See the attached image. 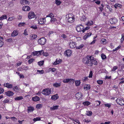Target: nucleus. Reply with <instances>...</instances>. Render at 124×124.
Segmentation results:
<instances>
[{
  "instance_id": "obj_5",
  "label": "nucleus",
  "mask_w": 124,
  "mask_h": 124,
  "mask_svg": "<svg viewBox=\"0 0 124 124\" xmlns=\"http://www.w3.org/2000/svg\"><path fill=\"white\" fill-rule=\"evenodd\" d=\"M83 28L84 26L82 24H80V26H77L76 28L77 31L78 32H82Z\"/></svg>"
},
{
  "instance_id": "obj_55",
  "label": "nucleus",
  "mask_w": 124,
  "mask_h": 124,
  "mask_svg": "<svg viewBox=\"0 0 124 124\" xmlns=\"http://www.w3.org/2000/svg\"><path fill=\"white\" fill-rule=\"evenodd\" d=\"M86 18L85 17V16H83L81 18V20L82 21H84L86 20Z\"/></svg>"
},
{
  "instance_id": "obj_64",
  "label": "nucleus",
  "mask_w": 124,
  "mask_h": 124,
  "mask_svg": "<svg viewBox=\"0 0 124 124\" xmlns=\"http://www.w3.org/2000/svg\"><path fill=\"white\" fill-rule=\"evenodd\" d=\"M54 33V31H51L49 32L48 35L49 36H50L51 34H53Z\"/></svg>"
},
{
  "instance_id": "obj_45",
  "label": "nucleus",
  "mask_w": 124,
  "mask_h": 124,
  "mask_svg": "<svg viewBox=\"0 0 124 124\" xmlns=\"http://www.w3.org/2000/svg\"><path fill=\"white\" fill-rule=\"evenodd\" d=\"M98 84H103V82L102 80H98L97 81Z\"/></svg>"
},
{
  "instance_id": "obj_13",
  "label": "nucleus",
  "mask_w": 124,
  "mask_h": 124,
  "mask_svg": "<svg viewBox=\"0 0 124 124\" xmlns=\"http://www.w3.org/2000/svg\"><path fill=\"white\" fill-rule=\"evenodd\" d=\"M14 94L13 92L10 91L5 92V94L9 97L13 96Z\"/></svg>"
},
{
  "instance_id": "obj_41",
  "label": "nucleus",
  "mask_w": 124,
  "mask_h": 124,
  "mask_svg": "<svg viewBox=\"0 0 124 124\" xmlns=\"http://www.w3.org/2000/svg\"><path fill=\"white\" fill-rule=\"evenodd\" d=\"M86 115L88 116H90L92 115V112L91 111H88L87 112Z\"/></svg>"
},
{
  "instance_id": "obj_42",
  "label": "nucleus",
  "mask_w": 124,
  "mask_h": 124,
  "mask_svg": "<svg viewBox=\"0 0 124 124\" xmlns=\"http://www.w3.org/2000/svg\"><path fill=\"white\" fill-rule=\"evenodd\" d=\"M55 3L58 6L60 5L61 3V2L60 0H55Z\"/></svg>"
},
{
  "instance_id": "obj_16",
  "label": "nucleus",
  "mask_w": 124,
  "mask_h": 124,
  "mask_svg": "<svg viewBox=\"0 0 124 124\" xmlns=\"http://www.w3.org/2000/svg\"><path fill=\"white\" fill-rule=\"evenodd\" d=\"M117 21V19L116 18H112V20H110V23L112 24H115L116 23Z\"/></svg>"
},
{
  "instance_id": "obj_56",
  "label": "nucleus",
  "mask_w": 124,
  "mask_h": 124,
  "mask_svg": "<svg viewBox=\"0 0 124 124\" xmlns=\"http://www.w3.org/2000/svg\"><path fill=\"white\" fill-rule=\"evenodd\" d=\"M42 105L41 104H37L36 106V107L38 109H39L41 107Z\"/></svg>"
},
{
  "instance_id": "obj_15",
  "label": "nucleus",
  "mask_w": 124,
  "mask_h": 124,
  "mask_svg": "<svg viewBox=\"0 0 124 124\" xmlns=\"http://www.w3.org/2000/svg\"><path fill=\"white\" fill-rule=\"evenodd\" d=\"M23 10L25 11H27L30 10V8L27 6H24L23 7Z\"/></svg>"
},
{
  "instance_id": "obj_37",
  "label": "nucleus",
  "mask_w": 124,
  "mask_h": 124,
  "mask_svg": "<svg viewBox=\"0 0 124 124\" xmlns=\"http://www.w3.org/2000/svg\"><path fill=\"white\" fill-rule=\"evenodd\" d=\"M71 80L70 79H66L63 80V82L64 83H68Z\"/></svg>"
},
{
  "instance_id": "obj_12",
  "label": "nucleus",
  "mask_w": 124,
  "mask_h": 124,
  "mask_svg": "<svg viewBox=\"0 0 124 124\" xmlns=\"http://www.w3.org/2000/svg\"><path fill=\"white\" fill-rule=\"evenodd\" d=\"M74 17L72 16V17H69L67 19V21L69 23H72L73 22L74 20Z\"/></svg>"
},
{
  "instance_id": "obj_46",
  "label": "nucleus",
  "mask_w": 124,
  "mask_h": 124,
  "mask_svg": "<svg viewBox=\"0 0 124 124\" xmlns=\"http://www.w3.org/2000/svg\"><path fill=\"white\" fill-rule=\"evenodd\" d=\"M93 64L95 65H96L97 64V62L94 59V58H93Z\"/></svg>"
},
{
  "instance_id": "obj_17",
  "label": "nucleus",
  "mask_w": 124,
  "mask_h": 124,
  "mask_svg": "<svg viewBox=\"0 0 124 124\" xmlns=\"http://www.w3.org/2000/svg\"><path fill=\"white\" fill-rule=\"evenodd\" d=\"M20 1L22 4L24 5L29 3V1L27 0H21Z\"/></svg>"
},
{
  "instance_id": "obj_32",
  "label": "nucleus",
  "mask_w": 124,
  "mask_h": 124,
  "mask_svg": "<svg viewBox=\"0 0 124 124\" xmlns=\"http://www.w3.org/2000/svg\"><path fill=\"white\" fill-rule=\"evenodd\" d=\"M93 21H89L87 22L86 24V25L88 26H90L93 25Z\"/></svg>"
},
{
  "instance_id": "obj_30",
  "label": "nucleus",
  "mask_w": 124,
  "mask_h": 124,
  "mask_svg": "<svg viewBox=\"0 0 124 124\" xmlns=\"http://www.w3.org/2000/svg\"><path fill=\"white\" fill-rule=\"evenodd\" d=\"M7 17V16L6 15H3L0 17V20L6 19Z\"/></svg>"
},
{
  "instance_id": "obj_60",
  "label": "nucleus",
  "mask_w": 124,
  "mask_h": 124,
  "mask_svg": "<svg viewBox=\"0 0 124 124\" xmlns=\"http://www.w3.org/2000/svg\"><path fill=\"white\" fill-rule=\"evenodd\" d=\"M105 107H108V108H109L111 106V105L110 104H105Z\"/></svg>"
},
{
  "instance_id": "obj_11",
  "label": "nucleus",
  "mask_w": 124,
  "mask_h": 124,
  "mask_svg": "<svg viewBox=\"0 0 124 124\" xmlns=\"http://www.w3.org/2000/svg\"><path fill=\"white\" fill-rule=\"evenodd\" d=\"M76 43L73 42L72 41H70L69 43V46L71 48H73L75 47H76Z\"/></svg>"
},
{
  "instance_id": "obj_43",
  "label": "nucleus",
  "mask_w": 124,
  "mask_h": 124,
  "mask_svg": "<svg viewBox=\"0 0 124 124\" xmlns=\"http://www.w3.org/2000/svg\"><path fill=\"white\" fill-rule=\"evenodd\" d=\"M44 61H40L38 62V64L39 65L41 66L43 65Z\"/></svg>"
},
{
  "instance_id": "obj_23",
  "label": "nucleus",
  "mask_w": 124,
  "mask_h": 124,
  "mask_svg": "<svg viewBox=\"0 0 124 124\" xmlns=\"http://www.w3.org/2000/svg\"><path fill=\"white\" fill-rule=\"evenodd\" d=\"M3 39V38L0 36V47H1L4 44V43L2 41Z\"/></svg>"
},
{
  "instance_id": "obj_10",
  "label": "nucleus",
  "mask_w": 124,
  "mask_h": 124,
  "mask_svg": "<svg viewBox=\"0 0 124 124\" xmlns=\"http://www.w3.org/2000/svg\"><path fill=\"white\" fill-rule=\"evenodd\" d=\"M46 21V19L45 18L40 19L39 20V24H43L45 23Z\"/></svg>"
},
{
  "instance_id": "obj_50",
  "label": "nucleus",
  "mask_w": 124,
  "mask_h": 124,
  "mask_svg": "<svg viewBox=\"0 0 124 124\" xmlns=\"http://www.w3.org/2000/svg\"><path fill=\"white\" fill-rule=\"evenodd\" d=\"M37 72L39 73V74H42L43 73L44 71L43 70H37Z\"/></svg>"
},
{
  "instance_id": "obj_54",
  "label": "nucleus",
  "mask_w": 124,
  "mask_h": 124,
  "mask_svg": "<svg viewBox=\"0 0 124 124\" xmlns=\"http://www.w3.org/2000/svg\"><path fill=\"white\" fill-rule=\"evenodd\" d=\"M121 4H115V7L116 8L117 7H121Z\"/></svg>"
},
{
  "instance_id": "obj_35",
  "label": "nucleus",
  "mask_w": 124,
  "mask_h": 124,
  "mask_svg": "<svg viewBox=\"0 0 124 124\" xmlns=\"http://www.w3.org/2000/svg\"><path fill=\"white\" fill-rule=\"evenodd\" d=\"M84 46V45L83 44H81L78 46H76V48L77 49H80L82 48Z\"/></svg>"
},
{
  "instance_id": "obj_27",
  "label": "nucleus",
  "mask_w": 124,
  "mask_h": 124,
  "mask_svg": "<svg viewBox=\"0 0 124 124\" xmlns=\"http://www.w3.org/2000/svg\"><path fill=\"white\" fill-rule=\"evenodd\" d=\"M90 86L88 85H85L84 87V89L85 90H88L90 88Z\"/></svg>"
},
{
  "instance_id": "obj_19",
  "label": "nucleus",
  "mask_w": 124,
  "mask_h": 124,
  "mask_svg": "<svg viewBox=\"0 0 124 124\" xmlns=\"http://www.w3.org/2000/svg\"><path fill=\"white\" fill-rule=\"evenodd\" d=\"M93 58H94V57H92L91 56V59H90V60H89V63L88 64V66H92Z\"/></svg>"
},
{
  "instance_id": "obj_62",
  "label": "nucleus",
  "mask_w": 124,
  "mask_h": 124,
  "mask_svg": "<svg viewBox=\"0 0 124 124\" xmlns=\"http://www.w3.org/2000/svg\"><path fill=\"white\" fill-rule=\"evenodd\" d=\"M4 91V89L0 87V94L3 93Z\"/></svg>"
},
{
  "instance_id": "obj_31",
  "label": "nucleus",
  "mask_w": 124,
  "mask_h": 124,
  "mask_svg": "<svg viewBox=\"0 0 124 124\" xmlns=\"http://www.w3.org/2000/svg\"><path fill=\"white\" fill-rule=\"evenodd\" d=\"M90 103L88 101H86L83 103V104L85 106H88L90 104Z\"/></svg>"
},
{
  "instance_id": "obj_57",
  "label": "nucleus",
  "mask_w": 124,
  "mask_h": 124,
  "mask_svg": "<svg viewBox=\"0 0 124 124\" xmlns=\"http://www.w3.org/2000/svg\"><path fill=\"white\" fill-rule=\"evenodd\" d=\"M83 121L84 122H86V123H88L89 122H90L91 121L90 120H88L87 119H85L83 120Z\"/></svg>"
},
{
  "instance_id": "obj_34",
  "label": "nucleus",
  "mask_w": 124,
  "mask_h": 124,
  "mask_svg": "<svg viewBox=\"0 0 124 124\" xmlns=\"http://www.w3.org/2000/svg\"><path fill=\"white\" fill-rule=\"evenodd\" d=\"M34 110V108L33 107H28V112H31L32 111Z\"/></svg>"
},
{
  "instance_id": "obj_20",
  "label": "nucleus",
  "mask_w": 124,
  "mask_h": 124,
  "mask_svg": "<svg viewBox=\"0 0 124 124\" xmlns=\"http://www.w3.org/2000/svg\"><path fill=\"white\" fill-rule=\"evenodd\" d=\"M61 84L60 83H55L53 84V86L56 87H58L61 86Z\"/></svg>"
},
{
  "instance_id": "obj_44",
  "label": "nucleus",
  "mask_w": 124,
  "mask_h": 124,
  "mask_svg": "<svg viewBox=\"0 0 124 124\" xmlns=\"http://www.w3.org/2000/svg\"><path fill=\"white\" fill-rule=\"evenodd\" d=\"M34 60V59L33 58H31L28 61V63L29 64H30Z\"/></svg>"
},
{
  "instance_id": "obj_40",
  "label": "nucleus",
  "mask_w": 124,
  "mask_h": 124,
  "mask_svg": "<svg viewBox=\"0 0 124 124\" xmlns=\"http://www.w3.org/2000/svg\"><path fill=\"white\" fill-rule=\"evenodd\" d=\"M80 83V81H76L75 82V84L76 86H79Z\"/></svg>"
},
{
  "instance_id": "obj_53",
  "label": "nucleus",
  "mask_w": 124,
  "mask_h": 124,
  "mask_svg": "<svg viewBox=\"0 0 124 124\" xmlns=\"http://www.w3.org/2000/svg\"><path fill=\"white\" fill-rule=\"evenodd\" d=\"M30 28L34 29H37V27L36 25H33L30 27Z\"/></svg>"
},
{
  "instance_id": "obj_8",
  "label": "nucleus",
  "mask_w": 124,
  "mask_h": 124,
  "mask_svg": "<svg viewBox=\"0 0 124 124\" xmlns=\"http://www.w3.org/2000/svg\"><path fill=\"white\" fill-rule=\"evenodd\" d=\"M76 98L78 100H81L83 96L81 92H79L76 94Z\"/></svg>"
},
{
  "instance_id": "obj_58",
  "label": "nucleus",
  "mask_w": 124,
  "mask_h": 124,
  "mask_svg": "<svg viewBox=\"0 0 124 124\" xmlns=\"http://www.w3.org/2000/svg\"><path fill=\"white\" fill-rule=\"evenodd\" d=\"M107 8L108 9H109V11H110V12H112V9L111 8L110 6L109 5H107Z\"/></svg>"
},
{
  "instance_id": "obj_28",
  "label": "nucleus",
  "mask_w": 124,
  "mask_h": 124,
  "mask_svg": "<svg viewBox=\"0 0 124 124\" xmlns=\"http://www.w3.org/2000/svg\"><path fill=\"white\" fill-rule=\"evenodd\" d=\"M100 42L103 44H106L107 43L106 39L104 38L102 39Z\"/></svg>"
},
{
  "instance_id": "obj_36",
  "label": "nucleus",
  "mask_w": 124,
  "mask_h": 124,
  "mask_svg": "<svg viewBox=\"0 0 124 124\" xmlns=\"http://www.w3.org/2000/svg\"><path fill=\"white\" fill-rule=\"evenodd\" d=\"M49 17L51 18V19L54 17V15L52 13H51L46 16V17Z\"/></svg>"
},
{
  "instance_id": "obj_26",
  "label": "nucleus",
  "mask_w": 124,
  "mask_h": 124,
  "mask_svg": "<svg viewBox=\"0 0 124 124\" xmlns=\"http://www.w3.org/2000/svg\"><path fill=\"white\" fill-rule=\"evenodd\" d=\"M59 107V106H53V107L50 108V109L51 110H55V109H57Z\"/></svg>"
},
{
  "instance_id": "obj_59",
  "label": "nucleus",
  "mask_w": 124,
  "mask_h": 124,
  "mask_svg": "<svg viewBox=\"0 0 124 124\" xmlns=\"http://www.w3.org/2000/svg\"><path fill=\"white\" fill-rule=\"evenodd\" d=\"M117 68V67L116 66H114L113 67L112 71H115L116 70Z\"/></svg>"
},
{
  "instance_id": "obj_6",
  "label": "nucleus",
  "mask_w": 124,
  "mask_h": 124,
  "mask_svg": "<svg viewBox=\"0 0 124 124\" xmlns=\"http://www.w3.org/2000/svg\"><path fill=\"white\" fill-rule=\"evenodd\" d=\"M35 16L34 13L32 11H30L28 14V17L30 19L34 18Z\"/></svg>"
},
{
  "instance_id": "obj_33",
  "label": "nucleus",
  "mask_w": 124,
  "mask_h": 124,
  "mask_svg": "<svg viewBox=\"0 0 124 124\" xmlns=\"http://www.w3.org/2000/svg\"><path fill=\"white\" fill-rule=\"evenodd\" d=\"M30 36L31 37V39H34L37 37V35L35 34L31 35Z\"/></svg>"
},
{
  "instance_id": "obj_9",
  "label": "nucleus",
  "mask_w": 124,
  "mask_h": 124,
  "mask_svg": "<svg viewBox=\"0 0 124 124\" xmlns=\"http://www.w3.org/2000/svg\"><path fill=\"white\" fill-rule=\"evenodd\" d=\"M72 52L70 50H67L64 52V54L67 57L70 56Z\"/></svg>"
},
{
  "instance_id": "obj_24",
  "label": "nucleus",
  "mask_w": 124,
  "mask_h": 124,
  "mask_svg": "<svg viewBox=\"0 0 124 124\" xmlns=\"http://www.w3.org/2000/svg\"><path fill=\"white\" fill-rule=\"evenodd\" d=\"M62 60L60 59H59L58 60H57V59L53 63V64L54 65H56L58 64Z\"/></svg>"
},
{
  "instance_id": "obj_47",
  "label": "nucleus",
  "mask_w": 124,
  "mask_h": 124,
  "mask_svg": "<svg viewBox=\"0 0 124 124\" xmlns=\"http://www.w3.org/2000/svg\"><path fill=\"white\" fill-rule=\"evenodd\" d=\"M25 24V23H19V24L18 25V26L19 27L23 26Z\"/></svg>"
},
{
  "instance_id": "obj_1",
  "label": "nucleus",
  "mask_w": 124,
  "mask_h": 124,
  "mask_svg": "<svg viewBox=\"0 0 124 124\" xmlns=\"http://www.w3.org/2000/svg\"><path fill=\"white\" fill-rule=\"evenodd\" d=\"M91 56L87 55L86 57L83 58V62L86 64L88 65L89 63V60L91 59Z\"/></svg>"
},
{
  "instance_id": "obj_48",
  "label": "nucleus",
  "mask_w": 124,
  "mask_h": 124,
  "mask_svg": "<svg viewBox=\"0 0 124 124\" xmlns=\"http://www.w3.org/2000/svg\"><path fill=\"white\" fill-rule=\"evenodd\" d=\"M124 40V34L122 35V38L121 39V42H122Z\"/></svg>"
},
{
  "instance_id": "obj_38",
  "label": "nucleus",
  "mask_w": 124,
  "mask_h": 124,
  "mask_svg": "<svg viewBox=\"0 0 124 124\" xmlns=\"http://www.w3.org/2000/svg\"><path fill=\"white\" fill-rule=\"evenodd\" d=\"M90 28V27L89 26H88L86 27L85 28H84L83 29V30H82V32H84L85 31L89 29Z\"/></svg>"
},
{
  "instance_id": "obj_7",
  "label": "nucleus",
  "mask_w": 124,
  "mask_h": 124,
  "mask_svg": "<svg viewBox=\"0 0 124 124\" xmlns=\"http://www.w3.org/2000/svg\"><path fill=\"white\" fill-rule=\"evenodd\" d=\"M44 53L43 50H41L39 51H36L33 53V55H34L39 56L43 54Z\"/></svg>"
},
{
  "instance_id": "obj_22",
  "label": "nucleus",
  "mask_w": 124,
  "mask_h": 124,
  "mask_svg": "<svg viewBox=\"0 0 124 124\" xmlns=\"http://www.w3.org/2000/svg\"><path fill=\"white\" fill-rule=\"evenodd\" d=\"M32 100L34 101H36L39 100V97L38 96H35L32 97Z\"/></svg>"
},
{
  "instance_id": "obj_21",
  "label": "nucleus",
  "mask_w": 124,
  "mask_h": 124,
  "mask_svg": "<svg viewBox=\"0 0 124 124\" xmlns=\"http://www.w3.org/2000/svg\"><path fill=\"white\" fill-rule=\"evenodd\" d=\"M58 96L57 94L52 95L51 97V99L53 100H55L57 99L58 98Z\"/></svg>"
},
{
  "instance_id": "obj_51",
  "label": "nucleus",
  "mask_w": 124,
  "mask_h": 124,
  "mask_svg": "<svg viewBox=\"0 0 124 124\" xmlns=\"http://www.w3.org/2000/svg\"><path fill=\"white\" fill-rule=\"evenodd\" d=\"M13 89L14 91H18L19 90L18 88V87L17 86L14 87L13 88Z\"/></svg>"
},
{
  "instance_id": "obj_63",
  "label": "nucleus",
  "mask_w": 124,
  "mask_h": 124,
  "mask_svg": "<svg viewBox=\"0 0 124 124\" xmlns=\"http://www.w3.org/2000/svg\"><path fill=\"white\" fill-rule=\"evenodd\" d=\"M93 76L92 72V71H91L90 72L89 77V78H92Z\"/></svg>"
},
{
  "instance_id": "obj_14",
  "label": "nucleus",
  "mask_w": 124,
  "mask_h": 124,
  "mask_svg": "<svg viewBox=\"0 0 124 124\" xmlns=\"http://www.w3.org/2000/svg\"><path fill=\"white\" fill-rule=\"evenodd\" d=\"M92 34V33L91 32H89L87 33L84 36L83 39L84 40H86L88 38L90 37Z\"/></svg>"
},
{
  "instance_id": "obj_52",
  "label": "nucleus",
  "mask_w": 124,
  "mask_h": 124,
  "mask_svg": "<svg viewBox=\"0 0 124 124\" xmlns=\"http://www.w3.org/2000/svg\"><path fill=\"white\" fill-rule=\"evenodd\" d=\"M56 20V19L55 18H52L51 19L50 21L52 22H54Z\"/></svg>"
},
{
  "instance_id": "obj_29",
  "label": "nucleus",
  "mask_w": 124,
  "mask_h": 124,
  "mask_svg": "<svg viewBox=\"0 0 124 124\" xmlns=\"http://www.w3.org/2000/svg\"><path fill=\"white\" fill-rule=\"evenodd\" d=\"M23 97L22 96H20L19 97H17L15 98L16 101H19L23 99Z\"/></svg>"
},
{
  "instance_id": "obj_18",
  "label": "nucleus",
  "mask_w": 124,
  "mask_h": 124,
  "mask_svg": "<svg viewBox=\"0 0 124 124\" xmlns=\"http://www.w3.org/2000/svg\"><path fill=\"white\" fill-rule=\"evenodd\" d=\"M4 85L8 88H11L12 87L13 85L12 84H9L8 83L4 84Z\"/></svg>"
},
{
  "instance_id": "obj_49",
  "label": "nucleus",
  "mask_w": 124,
  "mask_h": 124,
  "mask_svg": "<svg viewBox=\"0 0 124 124\" xmlns=\"http://www.w3.org/2000/svg\"><path fill=\"white\" fill-rule=\"evenodd\" d=\"M40 118L39 117H36V118H34L33 119L34 121L35 122L37 121H39L40 120Z\"/></svg>"
},
{
  "instance_id": "obj_4",
  "label": "nucleus",
  "mask_w": 124,
  "mask_h": 124,
  "mask_svg": "<svg viewBox=\"0 0 124 124\" xmlns=\"http://www.w3.org/2000/svg\"><path fill=\"white\" fill-rule=\"evenodd\" d=\"M116 101L119 105L121 106L124 105V100L122 98H117L116 100Z\"/></svg>"
},
{
  "instance_id": "obj_2",
  "label": "nucleus",
  "mask_w": 124,
  "mask_h": 124,
  "mask_svg": "<svg viewBox=\"0 0 124 124\" xmlns=\"http://www.w3.org/2000/svg\"><path fill=\"white\" fill-rule=\"evenodd\" d=\"M51 93V90L50 89L47 88L43 89L42 93L44 95H49Z\"/></svg>"
},
{
  "instance_id": "obj_3",
  "label": "nucleus",
  "mask_w": 124,
  "mask_h": 124,
  "mask_svg": "<svg viewBox=\"0 0 124 124\" xmlns=\"http://www.w3.org/2000/svg\"><path fill=\"white\" fill-rule=\"evenodd\" d=\"M46 39L44 37L39 39L38 40V42L39 43L42 45H44L46 43Z\"/></svg>"
},
{
  "instance_id": "obj_39",
  "label": "nucleus",
  "mask_w": 124,
  "mask_h": 124,
  "mask_svg": "<svg viewBox=\"0 0 124 124\" xmlns=\"http://www.w3.org/2000/svg\"><path fill=\"white\" fill-rule=\"evenodd\" d=\"M101 57L102 59L104 60L106 58V55L103 54H101Z\"/></svg>"
},
{
  "instance_id": "obj_25",
  "label": "nucleus",
  "mask_w": 124,
  "mask_h": 124,
  "mask_svg": "<svg viewBox=\"0 0 124 124\" xmlns=\"http://www.w3.org/2000/svg\"><path fill=\"white\" fill-rule=\"evenodd\" d=\"M18 34V31H14L12 33L11 36H15L17 35Z\"/></svg>"
},
{
  "instance_id": "obj_61",
  "label": "nucleus",
  "mask_w": 124,
  "mask_h": 124,
  "mask_svg": "<svg viewBox=\"0 0 124 124\" xmlns=\"http://www.w3.org/2000/svg\"><path fill=\"white\" fill-rule=\"evenodd\" d=\"M9 101V100L8 99H6L3 101V102L4 103H6L8 102Z\"/></svg>"
}]
</instances>
